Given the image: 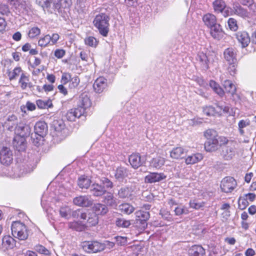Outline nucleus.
Listing matches in <instances>:
<instances>
[{
	"label": "nucleus",
	"instance_id": "nucleus-1",
	"mask_svg": "<svg viewBox=\"0 0 256 256\" xmlns=\"http://www.w3.org/2000/svg\"><path fill=\"white\" fill-rule=\"evenodd\" d=\"M60 82L61 84L58 86V88L60 94L66 96L68 94V91L64 85L68 84L69 90H74L80 84V79L78 76H72L70 73L64 72L62 74Z\"/></svg>",
	"mask_w": 256,
	"mask_h": 256
},
{
	"label": "nucleus",
	"instance_id": "nucleus-2",
	"mask_svg": "<svg viewBox=\"0 0 256 256\" xmlns=\"http://www.w3.org/2000/svg\"><path fill=\"white\" fill-rule=\"evenodd\" d=\"M110 20V16L104 12L96 14L93 20L94 26L98 30L100 34L103 36H107L109 32Z\"/></svg>",
	"mask_w": 256,
	"mask_h": 256
},
{
	"label": "nucleus",
	"instance_id": "nucleus-3",
	"mask_svg": "<svg viewBox=\"0 0 256 256\" xmlns=\"http://www.w3.org/2000/svg\"><path fill=\"white\" fill-rule=\"evenodd\" d=\"M204 136L206 138V141L204 144L206 150L212 152L217 150L218 146L216 140V137H218L216 132L212 129H208L204 132Z\"/></svg>",
	"mask_w": 256,
	"mask_h": 256
},
{
	"label": "nucleus",
	"instance_id": "nucleus-4",
	"mask_svg": "<svg viewBox=\"0 0 256 256\" xmlns=\"http://www.w3.org/2000/svg\"><path fill=\"white\" fill-rule=\"evenodd\" d=\"M11 230L13 236L20 240H26L28 237L26 226L20 222L16 221L12 222Z\"/></svg>",
	"mask_w": 256,
	"mask_h": 256
},
{
	"label": "nucleus",
	"instance_id": "nucleus-5",
	"mask_svg": "<svg viewBox=\"0 0 256 256\" xmlns=\"http://www.w3.org/2000/svg\"><path fill=\"white\" fill-rule=\"evenodd\" d=\"M81 246L84 251L88 254L102 252L103 248L101 242L96 240L83 242L81 244Z\"/></svg>",
	"mask_w": 256,
	"mask_h": 256
},
{
	"label": "nucleus",
	"instance_id": "nucleus-6",
	"mask_svg": "<svg viewBox=\"0 0 256 256\" xmlns=\"http://www.w3.org/2000/svg\"><path fill=\"white\" fill-rule=\"evenodd\" d=\"M237 186L235 179L231 176H226L221 181L220 188L223 192H231Z\"/></svg>",
	"mask_w": 256,
	"mask_h": 256
},
{
	"label": "nucleus",
	"instance_id": "nucleus-7",
	"mask_svg": "<svg viewBox=\"0 0 256 256\" xmlns=\"http://www.w3.org/2000/svg\"><path fill=\"white\" fill-rule=\"evenodd\" d=\"M108 80L103 76L98 78L93 84L94 91L98 94L102 92L108 87Z\"/></svg>",
	"mask_w": 256,
	"mask_h": 256
},
{
	"label": "nucleus",
	"instance_id": "nucleus-8",
	"mask_svg": "<svg viewBox=\"0 0 256 256\" xmlns=\"http://www.w3.org/2000/svg\"><path fill=\"white\" fill-rule=\"evenodd\" d=\"M91 106L92 102L90 98L86 94H82L80 97L76 110L80 112H84L90 108Z\"/></svg>",
	"mask_w": 256,
	"mask_h": 256
},
{
	"label": "nucleus",
	"instance_id": "nucleus-9",
	"mask_svg": "<svg viewBox=\"0 0 256 256\" xmlns=\"http://www.w3.org/2000/svg\"><path fill=\"white\" fill-rule=\"evenodd\" d=\"M74 205L81 207H89L92 204V200L88 196H79L73 199Z\"/></svg>",
	"mask_w": 256,
	"mask_h": 256
},
{
	"label": "nucleus",
	"instance_id": "nucleus-10",
	"mask_svg": "<svg viewBox=\"0 0 256 256\" xmlns=\"http://www.w3.org/2000/svg\"><path fill=\"white\" fill-rule=\"evenodd\" d=\"M12 161V152L7 147H3L0 151V162L4 165L10 164Z\"/></svg>",
	"mask_w": 256,
	"mask_h": 256
},
{
	"label": "nucleus",
	"instance_id": "nucleus-11",
	"mask_svg": "<svg viewBox=\"0 0 256 256\" xmlns=\"http://www.w3.org/2000/svg\"><path fill=\"white\" fill-rule=\"evenodd\" d=\"M137 223L140 222L142 225V228L145 229L147 226L146 221L150 218L149 212L143 210H139L135 212Z\"/></svg>",
	"mask_w": 256,
	"mask_h": 256
},
{
	"label": "nucleus",
	"instance_id": "nucleus-12",
	"mask_svg": "<svg viewBox=\"0 0 256 256\" xmlns=\"http://www.w3.org/2000/svg\"><path fill=\"white\" fill-rule=\"evenodd\" d=\"M236 38L242 48L249 44L250 40L248 34L246 31H239L235 34Z\"/></svg>",
	"mask_w": 256,
	"mask_h": 256
},
{
	"label": "nucleus",
	"instance_id": "nucleus-13",
	"mask_svg": "<svg viewBox=\"0 0 256 256\" xmlns=\"http://www.w3.org/2000/svg\"><path fill=\"white\" fill-rule=\"evenodd\" d=\"M30 132V128L29 126L20 124L15 128L16 136L24 138L28 136Z\"/></svg>",
	"mask_w": 256,
	"mask_h": 256
},
{
	"label": "nucleus",
	"instance_id": "nucleus-14",
	"mask_svg": "<svg viewBox=\"0 0 256 256\" xmlns=\"http://www.w3.org/2000/svg\"><path fill=\"white\" fill-rule=\"evenodd\" d=\"M166 178V176L163 173L150 172L146 176L144 180L148 183H154L161 181Z\"/></svg>",
	"mask_w": 256,
	"mask_h": 256
},
{
	"label": "nucleus",
	"instance_id": "nucleus-15",
	"mask_svg": "<svg viewBox=\"0 0 256 256\" xmlns=\"http://www.w3.org/2000/svg\"><path fill=\"white\" fill-rule=\"evenodd\" d=\"M237 51L233 48H228L224 52V58L228 62H236Z\"/></svg>",
	"mask_w": 256,
	"mask_h": 256
},
{
	"label": "nucleus",
	"instance_id": "nucleus-16",
	"mask_svg": "<svg viewBox=\"0 0 256 256\" xmlns=\"http://www.w3.org/2000/svg\"><path fill=\"white\" fill-rule=\"evenodd\" d=\"M13 145L18 151L24 152L26 147V138L20 136H16L14 138Z\"/></svg>",
	"mask_w": 256,
	"mask_h": 256
},
{
	"label": "nucleus",
	"instance_id": "nucleus-17",
	"mask_svg": "<svg viewBox=\"0 0 256 256\" xmlns=\"http://www.w3.org/2000/svg\"><path fill=\"white\" fill-rule=\"evenodd\" d=\"M202 20L204 25L208 28L214 26L215 24H218L216 16L209 12L203 16Z\"/></svg>",
	"mask_w": 256,
	"mask_h": 256
},
{
	"label": "nucleus",
	"instance_id": "nucleus-18",
	"mask_svg": "<svg viewBox=\"0 0 256 256\" xmlns=\"http://www.w3.org/2000/svg\"><path fill=\"white\" fill-rule=\"evenodd\" d=\"M24 70L20 66H16L13 70L8 69L6 74L10 81L16 80L20 76L23 74Z\"/></svg>",
	"mask_w": 256,
	"mask_h": 256
},
{
	"label": "nucleus",
	"instance_id": "nucleus-19",
	"mask_svg": "<svg viewBox=\"0 0 256 256\" xmlns=\"http://www.w3.org/2000/svg\"><path fill=\"white\" fill-rule=\"evenodd\" d=\"M90 192L94 196H100L106 193V190L101 184H94L90 187Z\"/></svg>",
	"mask_w": 256,
	"mask_h": 256
},
{
	"label": "nucleus",
	"instance_id": "nucleus-20",
	"mask_svg": "<svg viewBox=\"0 0 256 256\" xmlns=\"http://www.w3.org/2000/svg\"><path fill=\"white\" fill-rule=\"evenodd\" d=\"M18 84L22 90L32 86V84L30 81L29 76L24 72L20 75L18 80Z\"/></svg>",
	"mask_w": 256,
	"mask_h": 256
},
{
	"label": "nucleus",
	"instance_id": "nucleus-21",
	"mask_svg": "<svg viewBox=\"0 0 256 256\" xmlns=\"http://www.w3.org/2000/svg\"><path fill=\"white\" fill-rule=\"evenodd\" d=\"M197 60L200 62L201 66L204 69L209 68L210 58L208 56L202 52H200L197 55Z\"/></svg>",
	"mask_w": 256,
	"mask_h": 256
},
{
	"label": "nucleus",
	"instance_id": "nucleus-22",
	"mask_svg": "<svg viewBox=\"0 0 256 256\" xmlns=\"http://www.w3.org/2000/svg\"><path fill=\"white\" fill-rule=\"evenodd\" d=\"M134 190L132 186L122 188L118 191V197L120 198H129L132 196Z\"/></svg>",
	"mask_w": 256,
	"mask_h": 256
},
{
	"label": "nucleus",
	"instance_id": "nucleus-23",
	"mask_svg": "<svg viewBox=\"0 0 256 256\" xmlns=\"http://www.w3.org/2000/svg\"><path fill=\"white\" fill-rule=\"evenodd\" d=\"M208 28L210 29V36L216 40H220L222 36V30L221 26L217 24Z\"/></svg>",
	"mask_w": 256,
	"mask_h": 256
},
{
	"label": "nucleus",
	"instance_id": "nucleus-24",
	"mask_svg": "<svg viewBox=\"0 0 256 256\" xmlns=\"http://www.w3.org/2000/svg\"><path fill=\"white\" fill-rule=\"evenodd\" d=\"M234 148L232 144L222 147V154L225 160H228L232 159L234 156Z\"/></svg>",
	"mask_w": 256,
	"mask_h": 256
},
{
	"label": "nucleus",
	"instance_id": "nucleus-25",
	"mask_svg": "<svg viewBox=\"0 0 256 256\" xmlns=\"http://www.w3.org/2000/svg\"><path fill=\"white\" fill-rule=\"evenodd\" d=\"M34 129L36 134L43 137L47 132V125L44 122H38L36 124Z\"/></svg>",
	"mask_w": 256,
	"mask_h": 256
},
{
	"label": "nucleus",
	"instance_id": "nucleus-26",
	"mask_svg": "<svg viewBox=\"0 0 256 256\" xmlns=\"http://www.w3.org/2000/svg\"><path fill=\"white\" fill-rule=\"evenodd\" d=\"M128 160L130 164L134 168H138L142 164L140 156L138 153L132 154L130 156Z\"/></svg>",
	"mask_w": 256,
	"mask_h": 256
},
{
	"label": "nucleus",
	"instance_id": "nucleus-27",
	"mask_svg": "<svg viewBox=\"0 0 256 256\" xmlns=\"http://www.w3.org/2000/svg\"><path fill=\"white\" fill-rule=\"evenodd\" d=\"M186 151L182 147L174 148L170 152V156L174 159H180L184 158Z\"/></svg>",
	"mask_w": 256,
	"mask_h": 256
},
{
	"label": "nucleus",
	"instance_id": "nucleus-28",
	"mask_svg": "<svg viewBox=\"0 0 256 256\" xmlns=\"http://www.w3.org/2000/svg\"><path fill=\"white\" fill-rule=\"evenodd\" d=\"M6 121L4 122L3 125L4 126L6 127L10 130H12L14 126L17 124L18 120L17 116L14 114L8 116L6 118Z\"/></svg>",
	"mask_w": 256,
	"mask_h": 256
},
{
	"label": "nucleus",
	"instance_id": "nucleus-29",
	"mask_svg": "<svg viewBox=\"0 0 256 256\" xmlns=\"http://www.w3.org/2000/svg\"><path fill=\"white\" fill-rule=\"evenodd\" d=\"M94 212L95 215L106 214L108 211L107 206L104 204L97 203L94 204L92 208Z\"/></svg>",
	"mask_w": 256,
	"mask_h": 256
},
{
	"label": "nucleus",
	"instance_id": "nucleus-30",
	"mask_svg": "<svg viewBox=\"0 0 256 256\" xmlns=\"http://www.w3.org/2000/svg\"><path fill=\"white\" fill-rule=\"evenodd\" d=\"M190 256H203L205 254L204 249L199 245H194L189 250Z\"/></svg>",
	"mask_w": 256,
	"mask_h": 256
},
{
	"label": "nucleus",
	"instance_id": "nucleus-31",
	"mask_svg": "<svg viewBox=\"0 0 256 256\" xmlns=\"http://www.w3.org/2000/svg\"><path fill=\"white\" fill-rule=\"evenodd\" d=\"M202 158V154L196 153L187 156L185 159V162L186 164H192L200 162Z\"/></svg>",
	"mask_w": 256,
	"mask_h": 256
},
{
	"label": "nucleus",
	"instance_id": "nucleus-32",
	"mask_svg": "<svg viewBox=\"0 0 256 256\" xmlns=\"http://www.w3.org/2000/svg\"><path fill=\"white\" fill-rule=\"evenodd\" d=\"M2 244L6 249L12 248L16 246V240L9 236H4L2 239Z\"/></svg>",
	"mask_w": 256,
	"mask_h": 256
},
{
	"label": "nucleus",
	"instance_id": "nucleus-33",
	"mask_svg": "<svg viewBox=\"0 0 256 256\" xmlns=\"http://www.w3.org/2000/svg\"><path fill=\"white\" fill-rule=\"evenodd\" d=\"M209 85L212 90L220 96L222 97L224 95V90L215 80H210Z\"/></svg>",
	"mask_w": 256,
	"mask_h": 256
},
{
	"label": "nucleus",
	"instance_id": "nucleus-34",
	"mask_svg": "<svg viewBox=\"0 0 256 256\" xmlns=\"http://www.w3.org/2000/svg\"><path fill=\"white\" fill-rule=\"evenodd\" d=\"M224 87L226 92L230 94L232 96H234L236 93V86L230 80H226L224 81Z\"/></svg>",
	"mask_w": 256,
	"mask_h": 256
},
{
	"label": "nucleus",
	"instance_id": "nucleus-35",
	"mask_svg": "<svg viewBox=\"0 0 256 256\" xmlns=\"http://www.w3.org/2000/svg\"><path fill=\"white\" fill-rule=\"evenodd\" d=\"M233 12L235 14L243 18L248 16V12L247 10L239 4H236L233 7Z\"/></svg>",
	"mask_w": 256,
	"mask_h": 256
},
{
	"label": "nucleus",
	"instance_id": "nucleus-36",
	"mask_svg": "<svg viewBox=\"0 0 256 256\" xmlns=\"http://www.w3.org/2000/svg\"><path fill=\"white\" fill-rule=\"evenodd\" d=\"M84 42L89 47L96 48L99 44V40L93 36H88L84 38Z\"/></svg>",
	"mask_w": 256,
	"mask_h": 256
},
{
	"label": "nucleus",
	"instance_id": "nucleus-37",
	"mask_svg": "<svg viewBox=\"0 0 256 256\" xmlns=\"http://www.w3.org/2000/svg\"><path fill=\"white\" fill-rule=\"evenodd\" d=\"M118 210L124 214H130L134 212V208L128 203H124L118 206Z\"/></svg>",
	"mask_w": 256,
	"mask_h": 256
},
{
	"label": "nucleus",
	"instance_id": "nucleus-38",
	"mask_svg": "<svg viewBox=\"0 0 256 256\" xmlns=\"http://www.w3.org/2000/svg\"><path fill=\"white\" fill-rule=\"evenodd\" d=\"M36 104L38 108L40 109H46L53 107L52 101L50 99L46 100H43L39 99L36 100Z\"/></svg>",
	"mask_w": 256,
	"mask_h": 256
},
{
	"label": "nucleus",
	"instance_id": "nucleus-39",
	"mask_svg": "<svg viewBox=\"0 0 256 256\" xmlns=\"http://www.w3.org/2000/svg\"><path fill=\"white\" fill-rule=\"evenodd\" d=\"M103 202L108 206H116L117 205L116 198H114L113 194L110 192L106 193Z\"/></svg>",
	"mask_w": 256,
	"mask_h": 256
},
{
	"label": "nucleus",
	"instance_id": "nucleus-40",
	"mask_svg": "<svg viewBox=\"0 0 256 256\" xmlns=\"http://www.w3.org/2000/svg\"><path fill=\"white\" fill-rule=\"evenodd\" d=\"M128 175L126 169L124 167L118 168L115 172V178L118 180H122Z\"/></svg>",
	"mask_w": 256,
	"mask_h": 256
},
{
	"label": "nucleus",
	"instance_id": "nucleus-41",
	"mask_svg": "<svg viewBox=\"0 0 256 256\" xmlns=\"http://www.w3.org/2000/svg\"><path fill=\"white\" fill-rule=\"evenodd\" d=\"M212 5L214 11L218 12H222L226 6V3L223 0H215Z\"/></svg>",
	"mask_w": 256,
	"mask_h": 256
},
{
	"label": "nucleus",
	"instance_id": "nucleus-42",
	"mask_svg": "<svg viewBox=\"0 0 256 256\" xmlns=\"http://www.w3.org/2000/svg\"><path fill=\"white\" fill-rule=\"evenodd\" d=\"M68 226L70 228L78 232H82L84 230L86 227L84 224L78 221H74L70 222Z\"/></svg>",
	"mask_w": 256,
	"mask_h": 256
},
{
	"label": "nucleus",
	"instance_id": "nucleus-43",
	"mask_svg": "<svg viewBox=\"0 0 256 256\" xmlns=\"http://www.w3.org/2000/svg\"><path fill=\"white\" fill-rule=\"evenodd\" d=\"M165 159L161 156H158L152 158L151 162V165L153 167L159 168L164 165Z\"/></svg>",
	"mask_w": 256,
	"mask_h": 256
},
{
	"label": "nucleus",
	"instance_id": "nucleus-44",
	"mask_svg": "<svg viewBox=\"0 0 256 256\" xmlns=\"http://www.w3.org/2000/svg\"><path fill=\"white\" fill-rule=\"evenodd\" d=\"M65 125L62 120H54L52 124V127L57 132H60L64 128Z\"/></svg>",
	"mask_w": 256,
	"mask_h": 256
},
{
	"label": "nucleus",
	"instance_id": "nucleus-45",
	"mask_svg": "<svg viewBox=\"0 0 256 256\" xmlns=\"http://www.w3.org/2000/svg\"><path fill=\"white\" fill-rule=\"evenodd\" d=\"M40 32L41 30L39 28L33 26L29 29L28 36L30 38L33 39L39 36Z\"/></svg>",
	"mask_w": 256,
	"mask_h": 256
},
{
	"label": "nucleus",
	"instance_id": "nucleus-46",
	"mask_svg": "<svg viewBox=\"0 0 256 256\" xmlns=\"http://www.w3.org/2000/svg\"><path fill=\"white\" fill-rule=\"evenodd\" d=\"M90 180L88 178L80 177L78 180V185L81 188H88L90 184Z\"/></svg>",
	"mask_w": 256,
	"mask_h": 256
},
{
	"label": "nucleus",
	"instance_id": "nucleus-47",
	"mask_svg": "<svg viewBox=\"0 0 256 256\" xmlns=\"http://www.w3.org/2000/svg\"><path fill=\"white\" fill-rule=\"evenodd\" d=\"M50 36L46 34L44 36L40 38L38 41V44L40 47H46L48 44L50 45Z\"/></svg>",
	"mask_w": 256,
	"mask_h": 256
},
{
	"label": "nucleus",
	"instance_id": "nucleus-48",
	"mask_svg": "<svg viewBox=\"0 0 256 256\" xmlns=\"http://www.w3.org/2000/svg\"><path fill=\"white\" fill-rule=\"evenodd\" d=\"M130 224V220L122 218H118L116 220V224L119 228H128Z\"/></svg>",
	"mask_w": 256,
	"mask_h": 256
},
{
	"label": "nucleus",
	"instance_id": "nucleus-49",
	"mask_svg": "<svg viewBox=\"0 0 256 256\" xmlns=\"http://www.w3.org/2000/svg\"><path fill=\"white\" fill-rule=\"evenodd\" d=\"M36 104L30 101H28L25 105L23 104L20 106L21 110L23 112H26V110L28 111H34L36 110Z\"/></svg>",
	"mask_w": 256,
	"mask_h": 256
},
{
	"label": "nucleus",
	"instance_id": "nucleus-50",
	"mask_svg": "<svg viewBox=\"0 0 256 256\" xmlns=\"http://www.w3.org/2000/svg\"><path fill=\"white\" fill-rule=\"evenodd\" d=\"M175 214L179 216L182 214H187L189 213V210L187 208L184 206H178L174 208Z\"/></svg>",
	"mask_w": 256,
	"mask_h": 256
},
{
	"label": "nucleus",
	"instance_id": "nucleus-51",
	"mask_svg": "<svg viewBox=\"0 0 256 256\" xmlns=\"http://www.w3.org/2000/svg\"><path fill=\"white\" fill-rule=\"evenodd\" d=\"M85 113H66L65 117L70 122L75 121L78 118L84 116Z\"/></svg>",
	"mask_w": 256,
	"mask_h": 256
},
{
	"label": "nucleus",
	"instance_id": "nucleus-52",
	"mask_svg": "<svg viewBox=\"0 0 256 256\" xmlns=\"http://www.w3.org/2000/svg\"><path fill=\"white\" fill-rule=\"evenodd\" d=\"M190 207L195 210H199L201 208H202L204 206V202H198L196 200H190L189 202Z\"/></svg>",
	"mask_w": 256,
	"mask_h": 256
},
{
	"label": "nucleus",
	"instance_id": "nucleus-53",
	"mask_svg": "<svg viewBox=\"0 0 256 256\" xmlns=\"http://www.w3.org/2000/svg\"><path fill=\"white\" fill-rule=\"evenodd\" d=\"M248 202L244 196H240L238 200V208L242 210L245 209L248 205Z\"/></svg>",
	"mask_w": 256,
	"mask_h": 256
},
{
	"label": "nucleus",
	"instance_id": "nucleus-54",
	"mask_svg": "<svg viewBox=\"0 0 256 256\" xmlns=\"http://www.w3.org/2000/svg\"><path fill=\"white\" fill-rule=\"evenodd\" d=\"M34 250L40 254H43L46 256H49L51 254L50 252L48 250L42 245L36 246Z\"/></svg>",
	"mask_w": 256,
	"mask_h": 256
},
{
	"label": "nucleus",
	"instance_id": "nucleus-55",
	"mask_svg": "<svg viewBox=\"0 0 256 256\" xmlns=\"http://www.w3.org/2000/svg\"><path fill=\"white\" fill-rule=\"evenodd\" d=\"M70 208L68 206L62 207L60 209V214L62 217L68 218L70 214Z\"/></svg>",
	"mask_w": 256,
	"mask_h": 256
},
{
	"label": "nucleus",
	"instance_id": "nucleus-56",
	"mask_svg": "<svg viewBox=\"0 0 256 256\" xmlns=\"http://www.w3.org/2000/svg\"><path fill=\"white\" fill-rule=\"evenodd\" d=\"M237 64V62H228L229 65L228 68V71L232 76H234L236 74Z\"/></svg>",
	"mask_w": 256,
	"mask_h": 256
},
{
	"label": "nucleus",
	"instance_id": "nucleus-57",
	"mask_svg": "<svg viewBox=\"0 0 256 256\" xmlns=\"http://www.w3.org/2000/svg\"><path fill=\"white\" fill-rule=\"evenodd\" d=\"M100 184L103 187H104L105 189L111 188L113 187L112 182L106 178H102L100 179Z\"/></svg>",
	"mask_w": 256,
	"mask_h": 256
},
{
	"label": "nucleus",
	"instance_id": "nucleus-58",
	"mask_svg": "<svg viewBox=\"0 0 256 256\" xmlns=\"http://www.w3.org/2000/svg\"><path fill=\"white\" fill-rule=\"evenodd\" d=\"M36 4L41 6L43 10L50 8V2L49 0H36Z\"/></svg>",
	"mask_w": 256,
	"mask_h": 256
},
{
	"label": "nucleus",
	"instance_id": "nucleus-59",
	"mask_svg": "<svg viewBox=\"0 0 256 256\" xmlns=\"http://www.w3.org/2000/svg\"><path fill=\"white\" fill-rule=\"evenodd\" d=\"M229 28L234 31H236L238 28L236 20L234 18H230L228 22Z\"/></svg>",
	"mask_w": 256,
	"mask_h": 256
},
{
	"label": "nucleus",
	"instance_id": "nucleus-60",
	"mask_svg": "<svg viewBox=\"0 0 256 256\" xmlns=\"http://www.w3.org/2000/svg\"><path fill=\"white\" fill-rule=\"evenodd\" d=\"M50 6L52 4L53 8L56 10H60L62 7V0H49Z\"/></svg>",
	"mask_w": 256,
	"mask_h": 256
},
{
	"label": "nucleus",
	"instance_id": "nucleus-61",
	"mask_svg": "<svg viewBox=\"0 0 256 256\" xmlns=\"http://www.w3.org/2000/svg\"><path fill=\"white\" fill-rule=\"evenodd\" d=\"M10 13V10L8 6L4 4H0V14L8 16Z\"/></svg>",
	"mask_w": 256,
	"mask_h": 256
},
{
	"label": "nucleus",
	"instance_id": "nucleus-62",
	"mask_svg": "<svg viewBox=\"0 0 256 256\" xmlns=\"http://www.w3.org/2000/svg\"><path fill=\"white\" fill-rule=\"evenodd\" d=\"M114 238L118 245L124 246L128 243V238L126 236H116Z\"/></svg>",
	"mask_w": 256,
	"mask_h": 256
},
{
	"label": "nucleus",
	"instance_id": "nucleus-63",
	"mask_svg": "<svg viewBox=\"0 0 256 256\" xmlns=\"http://www.w3.org/2000/svg\"><path fill=\"white\" fill-rule=\"evenodd\" d=\"M19 170L18 168H14V178H18V177H20L24 175V174H26L27 172H30L32 170V168H29L28 170H24V169L22 170V172H18V170Z\"/></svg>",
	"mask_w": 256,
	"mask_h": 256
},
{
	"label": "nucleus",
	"instance_id": "nucleus-64",
	"mask_svg": "<svg viewBox=\"0 0 256 256\" xmlns=\"http://www.w3.org/2000/svg\"><path fill=\"white\" fill-rule=\"evenodd\" d=\"M87 222L90 226H96L98 223V217L95 214H93L91 217H88Z\"/></svg>",
	"mask_w": 256,
	"mask_h": 256
}]
</instances>
